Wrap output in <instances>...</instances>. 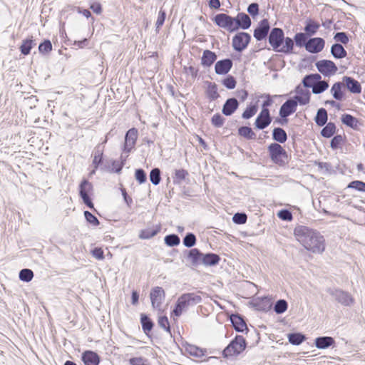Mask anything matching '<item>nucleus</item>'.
<instances>
[{
    "instance_id": "34",
    "label": "nucleus",
    "mask_w": 365,
    "mask_h": 365,
    "mask_svg": "<svg viewBox=\"0 0 365 365\" xmlns=\"http://www.w3.org/2000/svg\"><path fill=\"white\" fill-rule=\"evenodd\" d=\"M336 130V126L333 123H328L327 125L322 130L321 134L323 137L330 138Z\"/></svg>"
},
{
    "instance_id": "13",
    "label": "nucleus",
    "mask_w": 365,
    "mask_h": 365,
    "mask_svg": "<svg viewBox=\"0 0 365 365\" xmlns=\"http://www.w3.org/2000/svg\"><path fill=\"white\" fill-rule=\"evenodd\" d=\"M297 101L294 99H289L284 102L279 109V115L286 118L297 110Z\"/></svg>"
},
{
    "instance_id": "28",
    "label": "nucleus",
    "mask_w": 365,
    "mask_h": 365,
    "mask_svg": "<svg viewBox=\"0 0 365 365\" xmlns=\"http://www.w3.org/2000/svg\"><path fill=\"white\" fill-rule=\"evenodd\" d=\"M272 138L279 143H284L287 139L286 132L281 128H275L272 132Z\"/></svg>"
},
{
    "instance_id": "15",
    "label": "nucleus",
    "mask_w": 365,
    "mask_h": 365,
    "mask_svg": "<svg viewBox=\"0 0 365 365\" xmlns=\"http://www.w3.org/2000/svg\"><path fill=\"white\" fill-rule=\"evenodd\" d=\"M138 138V130L135 128L130 129L125 137L124 152L129 153L134 147Z\"/></svg>"
},
{
    "instance_id": "38",
    "label": "nucleus",
    "mask_w": 365,
    "mask_h": 365,
    "mask_svg": "<svg viewBox=\"0 0 365 365\" xmlns=\"http://www.w3.org/2000/svg\"><path fill=\"white\" fill-rule=\"evenodd\" d=\"M34 277L33 271L29 269H23L19 272V279L21 281L29 282Z\"/></svg>"
},
{
    "instance_id": "36",
    "label": "nucleus",
    "mask_w": 365,
    "mask_h": 365,
    "mask_svg": "<svg viewBox=\"0 0 365 365\" xmlns=\"http://www.w3.org/2000/svg\"><path fill=\"white\" fill-rule=\"evenodd\" d=\"M35 45L36 43L32 39H26L20 46L21 52L24 55H28L30 53L31 48Z\"/></svg>"
},
{
    "instance_id": "54",
    "label": "nucleus",
    "mask_w": 365,
    "mask_h": 365,
    "mask_svg": "<svg viewBox=\"0 0 365 365\" xmlns=\"http://www.w3.org/2000/svg\"><path fill=\"white\" fill-rule=\"evenodd\" d=\"M334 38L336 41L340 42L343 44H347L349 43V38L344 32L336 33Z\"/></svg>"
},
{
    "instance_id": "52",
    "label": "nucleus",
    "mask_w": 365,
    "mask_h": 365,
    "mask_svg": "<svg viewBox=\"0 0 365 365\" xmlns=\"http://www.w3.org/2000/svg\"><path fill=\"white\" fill-rule=\"evenodd\" d=\"M257 111V107L256 106H250L246 108L242 113V118L245 119H249L252 118Z\"/></svg>"
},
{
    "instance_id": "37",
    "label": "nucleus",
    "mask_w": 365,
    "mask_h": 365,
    "mask_svg": "<svg viewBox=\"0 0 365 365\" xmlns=\"http://www.w3.org/2000/svg\"><path fill=\"white\" fill-rule=\"evenodd\" d=\"M329 87L327 82L324 81H317L316 84L313 86L312 92L315 94H319L327 90Z\"/></svg>"
},
{
    "instance_id": "57",
    "label": "nucleus",
    "mask_w": 365,
    "mask_h": 365,
    "mask_svg": "<svg viewBox=\"0 0 365 365\" xmlns=\"http://www.w3.org/2000/svg\"><path fill=\"white\" fill-rule=\"evenodd\" d=\"M84 215L86 220L94 226H97L99 224L98 220L88 211L84 212Z\"/></svg>"
},
{
    "instance_id": "46",
    "label": "nucleus",
    "mask_w": 365,
    "mask_h": 365,
    "mask_svg": "<svg viewBox=\"0 0 365 365\" xmlns=\"http://www.w3.org/2000/svg\"><path fill=\"white\" fill-rule=\"evenodd\" d=\"M341 120L345 125L354 128L356 126V119L349 114H344L341 117Z\"/></svg>"
},
{
    "instance_id": "21",
    "label": "nucleus",
    "mask_w": 365,
    "mask_h": 365,
    "mask_svg": "<svg viewBox=\"0 0 365 365\" xmlns=\"http://www.w3.org/2000/svg\"><path fill=\"white\" fill-rule=\"evenodd\" d=\"M217 59V55L210 51L205 50L201 58V64L205 67H210Z\"/></svg>"
},
{
    "instance_id": "19",
    "label": "nucleus",
    "mask_w": 365,
    "mask_h": 365,
    "mask_svg": "<svg viewBox=\"0 0 365 365\" xmlns=\"http://www.w3.org/2000/svg\"><path fill=\"white\" fill-rule=\"evenodd\" d=\"M343 82L345 83L347 89L353 93H360L361 92V86L360 83L351 77L344 76Z\"/></svg>"
},
{
    "instance_id": "1",
    "label": "nucleus",
    "mask_w": 365,
    "mask_h": 365,
    "mask_svg": "<svg viewBox=\"0 0 365 365\" xmlns=\"http://www.w3.org/2000/svg\"><path fill=\"white\" fill-rule=\"evenodd\" d=\"M295 240L307 250L314 254H322L326 248L324 236L307 226L297 225L294 229Z\"/></svg>"
},
{
    "instance_id": "43",
    "label": "nucleus",
    "mask_w": 365,
    "mask_h": 365,
    "mask_svg": "<svg viewBox=\"0 0 365 365\" xmlns=\"http://www.w3.org/2000/svg\"><path fill=\"white\" fill-rule=\"evenodd\" d=\"M158 229L148 228L142 230L140 233L139 237L141 239H149L155 236L158 232Z\"/></svg>"
},
{
    "instance_id": "20",
    "label": "nucleus",
    "mask_w": 365,
    "mask_h": 365,
    "mask_svg": "<svg viewBox=\"0 0 365 365\" xmlns=\"http://www.w3.org/2000/svg\"><path fill=\"white\" fill-rule=\"evenodd\" d=\"M82 360L85 365H98L100 357L94 351H86L82 354Z\"/></svg>"
},
{
    "instance_id": "32",
    "label": "nucleus",
    "mask_w": 365,
    "mask_h": 365,
    "mask_svg": "<svg viewBox=\"0 0 365 365\" xmlns=\"http://www.w3.org/2000/svg\"><path fill=\"white\" fill-rule=\"evenodd\" d=\"M202 254L197 249H192L189 251L188 258L191 259L193 265L201 262Z\"/></svg>"
},
{
    "instance_id": "53",
    "label": "nucleus",
    "mask_w": 365,
    "mask_h": 365,
    "mask_svg": "<svg viewBox=\"0 0 365 365\" xmlns=\"http://www.w3.org/2000/svg\"><path fill=\"white\" fill-rule=\"evenodd\" d=\"M52 49V44L50 41H44L38 46L39 52L41 53H47Z\"/></svg>"
},
{
    "instance_id": "24",
    "label": "nucleus",
    "mask_w": 365,
    "mask_h": 365,
    "mask_svg": "<svg viewBox=\"0 0 365 365\" xmlns=\"http://www.w3.org/2000/svg\"><path fill=\"white\" fill-rule=\"evenodd\" d=\"M334 340L330 336H321L315 339V345L318 349H326L331 346Z\"/></svg>"
},
{
    "instance_id": "6",
    "label": "nucleus",
    "mask_w": 365,
    "mask_h": 365,
    "mask_svg": "<svg viewBox=\"0 0 365 365\" xmlns=\"http://www.w3.org/2000/svg\"><path fill=\"white\" fill-rule=\"evenodd\" d=\"M327 292L332 296L336 301L344 306H350L354 302V299L349 293L339 289H327Z\"/></svg>"
},
{
    "instance_id": "49",
    "label": "nucleus",
    "mask_w": 365,
    "mask_h": 365,
    "mask_svg": "<svg viewBox=\"0 0 365 365\" xmlns=\"http://www.w3.org/2000/svg\"><path fill=\"white\" fill-rule=\"evenodd\" d=\"M187 175L188 173L185 170H176L175 172L174 182L178 183L181 182L183 180H185Z\"/></svg>"
},
{
    "instance_id": "50",
    "label": "nucleus",
    "mask_w": 365,
    "mask_h": 365,
    "mask_svg": "<svg viewBox=\"0 0 365 365\" xmlns=\"http://www.w3.org/2000/svg\"><path fill=\"white\" fill-rule=\"evenodd\" d=\"M129 364L130 365H150L148 359L142 356L130 359Z\"/></svg>"
},
{
    "instance_id": "47",
    "label": "nucleus",
    "mask_w": 365,
    "mask_h": 365,
    "mask_svg": "<svg viewBox=\"0 0 365 365\" xmlns=\"http://www.w3.org/2000/svg\"><path fill=\"white\" fill-rule=\"evenodd\" d=\"M141 324L145 332L150 331L153 328V322L146 315L143 314L141 316Z\"/></svg>"
},
{
    "instance_id": "25",
    "label": "nucleus",
    "mask_w": 365,
    "mask_h": 365,
    "mask_svg": "<svg viewBox=\"0 0 365 365\" xmlns=\"http://www.w3.org/2000/svg\"><path fill=\"white\" fill-rule=\"evenodd\" d=\"M220 261V257L217 255L209 253L202 256L201 262L206 266H212L217 264Z\"/></svg>"
},
{
    "instance_id": "7",
    "label": "nucleus",
    "mask_w": 365,
    "mask_h": 365,
    "mask_svg": "<svg viewBox=\"0 0 365 365\" xmlns=\"http://www.w3.org/2000/svg\"><path fill=\"white\" fill-rule=\"evenodd\" d=\"M284 41V32L281 29H273L269 36V42L272 48L278 51Z\"/></svg>"
},
{
    "instance_id": "3",
    "label": "nucleus",
    "mask_w": 365,
    "mask_h": 365,
    "mask_svg": "<svg viewBox=\"0 0 365 365\" xmlns=\"http://www.w3.org/2000/svg\"><path fill=\"white\" fill-rule=\"evenodd\" d=\"M246 348V341L242 336H237L230 344L224 349L223 354L225 356H232L240 354Z\"/></svg>"
},
{
    "instance_id": "4",
    "label": "nucleus",
    "mask_w": 365,
    "mask_h": 365,
    "mask_svg": "<svg viewBox=\"0 0 365 365\" xmlns=\"http://www.w3.org/2000/svg\"><path fill=\"white\" fill-rule=\"evenodd\" d=\"M268 150L272 160L278 165H284L287 159L285 150L278 143H274L269 145Z\"/></svg>"
},
{
    "instance_id": "58",
    "label": "nucleus",
    "mask_w": 365,
    "mask_h": 365,
    "mask_svg": "<svg viewBox=\"0 0 365 365\" xmlns=\"http://www.w3.org/2000/svg\"><path fill=\"white\" fill-rule=\"evenodd\" d=\"M223 85L228 89H233L236 86V81L232 76H228L223 81Z\"/></svg>"
},
{
    "instance_id": "60",
    "label": "nucleus",
    "mask_w": 365,
    "mask_h": 365,
    "mask_svg": "<svg viewBox=\"0 0 365 365\" xmlns=\"http://www.w3.org/2000/svg\"><path fill=\"white\" fill-rule=\"evenodd\" d=\"M278 217L283 220L290 221L292 220V215L287 210H282L279 211L278 212Z\"/></svg>"
},
{
    "instance_id": "17",
    "label": "nucleus",
    "mask_w": 365,
    "mask_h": 365,
    "mask_svg": "<svg viewBox=\"0 0 365 365\" xmlns=\"http://www.w3.org/2000/svg\"><path fill=\"white\" fill-rule=\"evenodd\" d=\"M297 95L294 96V100L297 101L300 105H306L309 103L310 100V92L309 90L304 89L300 86L296 88Z\"/></svg>"
},
{
    "instance_id": "51",
    "label": "nucleus",
    "mask_w": 365,
    "mask_h": 365,
    "mask_svg": "<svg viewBox=\"0 0 365 365\" xmlns=\"http://www.w3.org/2000/svg\"><path fill=\"white\" fill-rule=\"evenodd\" d=\"M307 37L304 33H298L294 36L296 45L299 47H302V46H305V43L307 42Z\"/></svg>"
},
{
    "instance_id": "35",
    "label": "nucleus",
    "mask_w": 365,
    "mask_h": 365,
    "mask_svg": "<svg viewBox=\"0 0 365 365\" xmlns=\"http://www.w3.org/2000/svg\"><path fill=\"white\" fill-rule=\"evenodd\" d=\"M289 341L294 345H299L305 339V336L300 333L289 334L288 335Z\"/></svg>"
},
{
    "instance_id": "10",
    "label": "nucleus",
    "mask_w": 365,
    "mask_h": 365,
    "mask_svg": "<svg viewBox=\"0 0 365 365\" xmlns=\"http://www.w3.org/2000/svg\"><path fill=\"white\" fill-rule=\"evenodd\" d=\"M92 189V184L87 180H83L80 185V195L83 202L90 208L93 207V204L88 196V193L91 192Z\"/></svg>"
},
{
    "instance_id": "61",
    "label": "nucleus",
    "mask_w": 365,
    "mask_h": 365,
    "mask_svg": "<svg viewBox=\"0 0 365 365\" xmlns=\"http://www.w3.org/2000/svg\"><path fill=\"white\" fill-rule=\"evenodd\" d=\"M212 123L216 127H221L224 123V118L220 114H215L212 118Z\"/></svg>"
},
{
    "instance_id": "9",
    "label": "nucleus",
    "mask_w": 365,
    "mask_h": 365,
    "mask_svg": "<svg viewBox=\"0 0 365 365\" xmlns=\"http://www.w3.org/2000/svg\"><path fill=\"white\" fill-rule=\"evenodd\" d=\"M250 38V36L247 33L238 34L232 39L233 48L237 51H242L248 45Z\"/></svg>"
},
{
    "instance_id": "56",
    "label": "nucleus",
    "mask_w": 365,
    "mask_h": 365,
    "mask_svg": "<svg viewBox=\"0 0 365 365\" xmlns=\"http://www.w3.org/2000/svg\"><path fill=\"white\" fill-rule=\"evenodd\" d=\"M348 187L350 188H354L359 191L365 192V182L361 181H353Z\"/></svg>"
},
{
    "instance_id": "14",
    "label": "nucleus",
    "mask_w": 365,
    "mask_h": 365,
    "mask_svg": "<svg viewBox=\"0 0 365 365\" xmlns=\"http://www.w3.org/2000/svg\"><path fill=\"white\" fill-rule=\"evenodd\" d=\"M271 121L269 109H262L255 120V125L258 129L262 130L267 127Z\"/></svg>"
},
{
    "instance_id": "45",
    "label": "nucleus",
    "mask_w": 365,
    "mask_h": 365,
    "mask_svg": "<svg viewBox=\"0 0 365 365\" xmlns=\"http://www.w3.org/2000/svg\"><path fill=\"white\" fill-rule=\"evenodd\" d=\"M165 242L168 246L173 247L178 245L180 242V240L176 235H169L165 237Z\"/></svg>"
},
{
    "instance_id": "42",
    "label": "nucleus",
    "mask_w": 365,
    "mask_h": 365,
    "mask_svg": "<svg viewBox=\"0 0 365 365\" xmlns=\"http://www.w3.org/2000/svg\"><path fill=\"white\" fill-rule=\"evenodd\" d=\"M160 170L158 168H154L150 171V180L151 182L157 185L160 182Z\"/></svg>"
},
{
    "instance_id": "23",
    "label": "nucleus",
    "mask_w": 365,
    "mask_h": 365,
    "mask_svg": "<svg viewBox=\"0 0 365 365\" xmlns=\"http://www.w3.org/2000/svg\"><path fill=\"white\" fill-rule=\"evenodd\" d=\"M235 19L237 25V30L239 28L242 29H247L251 25V20L248 15L244 13H240Z\"/></svg>"
},
{
    "instance_id": "16",
    "label": "nucleus",
    "mask_w": 365,
    "mask_h": 365,
    "mask_svg": "<svg viewBox=\"0 0 365 365\" xmlns=\"http://www.w3.org/2000/svg\"><path fill=\"white\" fill-rule=\"evenodd\" d=\"M269 24L267 19H263L259 22V24L254 31V37L257 41H262L264 39L269 30Z\"/></svg>"
},
{
    "instance_id": "48",
    "label": "nucleus",
    "mask_w": 365,
    "mask_h": 365,
    "mask_svg": "<svg viewBox=\"0 0 365 365\" xmlns=\"http://www.w3.org/2000/svg\"><path fill=\"white\" fill-rule=\"evenodd\" d=\"M196 237L192 233H188L183 239V245L187 247H191L195 245Z\"/></svg>"
},
{
    "instance_id": "59",
    "label": "nucleus",
    "mask_w": 365,
    "mask_h": 365,
    "mask_svg": "<svg viewBox=\"0 0 365 365\" xmlns=\"http://www.w3.org/2000/svg\"><path fill=\"white\" fill-rule=\"evenodd\" d=\"M232 220L237 224H244L246 222L247 215L244 213H236Z\"/></svg>"
},
{
    "instance_id": "11",
    "label": "nucleus",
    "mask_w": 365,
    "mask_h": 365,
    "mask_svg": "<svg viewBox=\"0 0 365 365\" xmlns=\"http://www.w3.org/2000/svg\"><path fill=\"white\" fill-rule=\"evenodd\" d=\"M150 299L153 308L160 309L165 299V292L163 289L160 287L153 288L150 292Z\"/></svg>"
},
{
    "instance_id": "26",
    "label": "nucleus",
    "mask_w": 365,
    "mask_h": 365,
    "mask_svg": "<svg viewBox=\"0 0 365 365\" xmlns=\"http://www.w3.org/2000/svg\"><path fill=\"white\" fill-rule=\"evenodd\" d=\"M331 53L334 57L336 58H343L346 56V51L344 47L339 43L332 45L331 48Z\"/></svg>"
},
{
    "instance_id": "12",
    "label": "nucleus",
    "mask_w": 365,
    "mask_h": 365,
    "mask_svg": "<svg viewBox=\"0 0 365 365\" xmlns=\"http://www.w3.org/2000/svg\"><path fill=\"white\" fill-rule=\"evenodd\" d=\"M324 44L325 41L323 38L319 37L312 38L305 43V48L309 53H317L322 51Z\"/></svg>"
},
{
    "instance_id": "30",
    "label": "nucleus",
    "mask_w": 365,
    "mask_h": 365,
    "mask_svg": "<svg viewBox=\"0 0 365 365\" xmlns=\"http://www.w3.org/2000/svg\"><path fill=\"white\" fill-rule=\"evenodd\" d=\"M327 121V113L324 108L318 110L315 117V122L319 126H323Z\"/></svg>"
},
{
    "instance_id": "8",
    "label": "nucleus",
    "mask_w": 365,
    "mask_h": 365,
    "mask_svg": "<svg viewBox=\"0 0 365 365\" xmlns=\"http://www.w3.org/2000/svg\"><path fill=\"white\" fill-rule=\"evenodd\" d=\"M318 71L325 76L334 74L337 71L335 63L329 60H322L316 63Z\"/></svg>"
},
{
    "instance_id": "29",
    "label": "nucleus",
    "mask_w": 365,
    "mask_h": 365,
    "mask_svg": "<svg viewBox=\"0 0 365 365\" xmlns=\"http://www.w3.org/2000/svg\"><path fill=\"white\" fill-rule=\"evenodd\" d=\"M284 44L282 43V46L279 47V48L278 50V52H282V53H292L293 47H294L293 40L289 37H287L285 38H284Z\"/></svg>"
},
{
    "instance_id": "41",
    "label": "nucleus",
    "mask_w": 365,
    "mask_h": 365,
    "mask_svg": "<svg viewBox=\"0 0 365 365\" xmlns=\"http://www.w3.org/2000/svg\"><path fill=\"white\" fill-rule=\"evenodd\" d=\"M319 28V24L312 21H309V22H307V24L304 28V31L309 35H314L317 33Z\"/></svg>"
},
{
    "instance_id": "64",
    "label": "nucleus",
    "mask_w": 365,
    "mask_h": 365,
    "mask_svg": "<svg viewBox=\"0 0 365 365\" xmlns=\"http://www.w3.org/2000/svg\"><path fill=\"white\" fill-rule=\"evenodd\" d=\"M343 138L341 135H338L334 136L331 141V147L333 149H336L342 143Z\"/></svg>"
},
{
    "instance_id": "22",
    "label": "nucleus",
    "mask_w": 365,
    "mask_h": 365,
    "mask_svg": "<svg viewBox=\"0 0 365 365\" xmlns=\"http://www.w3.org/2000/svg\"><path fill=\"white\" fill-rule=\"evenodd\" d=\"M238 107V101L236 98H230L227 100L225 102L223 108H222V113L225 115H232L235 110Z\"/></svg>"
},
{
    "instance_id": "55",
    "label": "nucleus",
    "mask_w": 365,
    "mask_h": 365,
    "mask_svg": "<svg viewBox=\"0 0 365 365\" xmlns=\"http://www.w3.org/2000/svg\"><path fill=\"white\" fill-rule=\"evenodd\" d=\"M135 179L139 182L140 184L144 183L146 181V174L142 169H138L135 170Z\"/></svg>"
},
{
    "instance_id": "44",
    "label": "nucleus",
    "mask_w": 365,
    "mask_h": 365,
    "mask_svg": "<svg viewBox=\"0 0 365 365\" xmlns=\"http://www.w3.org/2000/svg\"><path fill=\"white\" fill-rule=\"evenodd\" d=\"M287 309V302L284 299L278 300L274 307V310L277 314H282Z\"/></svg>"
},
{
    "instance_id": "33",
    "label": "nucleus",
    "mask_w": 365,
    "mask_h": 365,
    "mask_svg": "<svg viewBox=\"0 0 365 365\" xmlns=\"http://www.w3.org/2000/svg\"><path fill=\"white\" fill-rule=\"evenodd\" d=\"M341 87H342V83L340 82H338V83H335L331 88V93L333 97L336 100L341 101L343 98V93L341 92Z\"/></svg>"
},
{
    "instance_id": "39",
    "label": "nucleus",
    "mask_w": 365,
    "mask_h": 365,
    "mask_svg": "<svg viewBox=\"0 0 365 365\" xmlns=\"http://www.w3.org/2000/svg\"><path fill=\"white\" fill-rule=\"evenodd\" d=\"M239 134L247 139H254L256 136L255 133L250 127L243 126L239 128Z\"/></svg>"
},
{
    "instance_id": "62",
    "label": "nucleus",
    "mask_w": 365,
    "mask_h": 365,
    "mask_svg": "<svg viewBox=\"0 0 365 365\" xmlns=\"http://www.w3.org/2000/svg\"><path fill=\"white\" fill-rule=\"evenodd\" d=\"M166 14L165 11L160 9L158 13V19L156 21V27L157 29H159L160 26H163L164 24Z\"/></svg>"
},
{
    "instance_id": "40",
    "label": "nucleus",
    "mask_w": 365,
    "mask_h": 365,
    "mask_svg": "<svg viewBox=\"0 0 365 365\" xmlns=\"http://www.w3.org/2000/svg\"><path fill=\"white\" fill-rule=\"evenodd\" d=\"M207 95L211 100H215L219 97L217 86L214 83H210L207 89Z\"/></svg>"
},
{
    "instance_id": "27",
    "label": "nucleus",
    "mask_w": 365,
    "mask_h": 365,
    "mask_svg": "<svg viewBox=\"0 0 365 365\" xmlns=\"http://www.w3.org/2000/svg\"><path fill=\"white\" fill-rule=\"evenodd\" d=\"M231 322L237 331H243L247 325L244 320L238 315H232L230 318Z\"/></svg>"
},
{
    "instance_id": "18",
    "label": "nucleus",
    "mask_w": 365,
    "mask_h": 365,
    "mask_svg": "<svg viewBox=\"0 0 365 365\" xmlns=\"http://www.w3.org/2000/svg\"><path fill=\"white\" fill-rule=\"evenodd\" d=\"M232 66V61L230 59H224L217 61L215 66V70L218 75L227 74Z\"/></svg>"
},
{
    "instance_id": "2",
    "label": "nucleus",
    "mask_w": 365,
    "mask_h": 365,
    "mask_svg": "<svg viewBox=\"0 0 365 365\" xmlns=\"http://www.w3.org/2000/svg\"><path fill=\"white\" fill-rule=\"evenodd\" d=\"M202 301L201 296L197 293H185L177 300L175 308L173 313L175 317H180L189 307L195 306Z\"/></svg>"
},
{
    "instance_id": "63",
    "label": "nucleus",
    "mask_w": 365,
    "mask_h": 365,
    "mask_svg": "<svg viewBox=\"0 0 365 365\" xmlns=\"http://www.w3.org/2000/svg\"><path fill=\"white\" fill-rule=\"evenodd\" d=\"M187 351L190 352V354L191 355L197 356V357L202 356L204 354L202 349H200L196 346H189L187 348Z\"/></svg>"
},
{
    "instance_id": "31",
    "label": "nucleus",
    "mask_w": 365,
    "mask_h": 365,
    "mask_svg": "<svg viewBox=\"0 0 365 365\" xmlns=\"http://www.w3.org/2000/svg\"><path fill=\"white\" fill-rule=\"evenodd\" d=\"M321 78L320 75L314 74V75H309L304 78L303 84L304 87L307 88H312L316 84L317 81Z\"/></svg>"
},
{
    "instance_id": "5",
    "label": "nucleus",
    "mask_w": 365,
    "mask_h": 365,
    "mask_svg": "<svg viewBox=\"0 0 365 365\" xmlns=\"http://www.w3.org/2000/svg\"><path fill=\"white\" fill-rule=\"evenodd\" d=\"M215 23L220 27L226 29L230 32L237 31V23L235 18L225 14H219L215 16Z\"/></svg>"
}]
</instances>
